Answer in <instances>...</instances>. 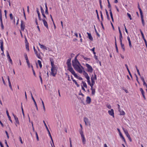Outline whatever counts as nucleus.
<instances>
[{
  "label": "nucleus",
  "mask_w": 147,
  "mask_h": 147,
  "mask_svg": "<svg viewBox=\"0 0 147 147\" xmlns=\"http://www.w3.org/2000/svg\"><path fill=\"white\" fill-rule=\"evenodd\" d=\"M119 40L120 42H121L122 41V34L119 35Z\"/></svg>",
  "instance_id": "38"
},
{
  "label": "nucleus",
  "mask_w": 147,
  "mask_h": 147,
  "mask_svg": "<svg viewBox=\"0 0 147 147\" xmlns=\"http://www.w3.org/2000/svg\"><path fill=\"white\" fill-rule=\"evenodd\" d=\"M9 16H10V19L11 20L13 19V16H12V14L11 13L10 14Z\"/></svg>",
  "instance_id": "49"
},
{
  "label": "nucleus",
  "mask_w": 147,
  "mask_h": 147,
  "mask_svg": "<svg viewBox=\"0 0 147 147\" xmlns=\"http://www.w3.org/2000/svg\"><path fill=\"white\" fill-rule=\"evenodd\" d=\"M91 80H97V78L96 77V75L94 74V76H93V75H92V76H91Z\"/></svg>",
  "instance_id": "15"
},
{
  "label": "nucleus",
  "mask_w": 147,
  "mask_h": 147,
  "mask_svg": "<svg viewBox=\"0 0 147 147\" xmlns=\"http://www.w3.org/2000/svg\"><path fill=\"white\" fill-rule=\"evenodd\" d=\"M67 68V70H69L70 72H71L72 74H74L75 72L74 70L72 67H68Z\"/></svg>",
  "instance_id": "9"
},
{
  "label": "nucleus",
  "mask_w": 147,
  "mask_h": 147,
  "mask_svg": "<svg viewBox=\"0 0 147 147\" xmlns=\"http://www.w3.org/2000/svg\"><path fill=\"white\" fill-rule=\"evenodd\" d=\"M138 9H139L140 12V16H143V14L142 12V10L140 8H138Z\"/></svg>",
  "instance_id": "35"
},
{
  "label": "nucleus",
  "mask_w": 147,
  "mask_h": 147,
  "mask_svg": "<svg viewBox=\"0 0 147 147\" xmlns=\"http://www.w3.org/2000/svg\"><path fill=\"white\" fill-rule=\"evenodd\" d=\"M6 113L7 115V116H8V118H9V120L10 121V122L11 123H12V120L11 119V117H10V116H9V113H8V111L7 110H6Z\"/></svg>",
  "instance_id": "17"
},
{
  "label": "nucleus",
  "mask_w": 147,
  "mask_h": 147,
  "mask_svg": "<svg viewBox=\"0 0 147 147\" xmlns=\"http://www.w3.org/2000/svg\"><path fill=\"white\" fill-rule=\"evenodd\" d=\"M82 83L83 86L84 87H85L86 88H87V85H86V83L84 82L83 81H82Z\"/></svg>",
  "instance_id": "32"
},
{
  "label": "nucleus",
  "mask_w": 147,
  "mask_h": 147,
  "mask_svg": "<svg viewBox=\"0 0 147 147\" xmlns=\"http://www.w3.org/2000/svg\"><path fill=\"white\" fill-rule=\"evenodd\" d=\"M105 11L106 14V15L107 16V18L109 20L110 19V18H109V15L108 14V12L107 10L106 9H105Z\"/></svg>",
  "instance_id": "25"
},
{
  "label": "nucleus",
  "mask_w": 147,
  "mask_h": 147,
  "mask_svg": "<svg viewBox=\"0 0 147 147\" xmlns=\"http://www.w3.org/2000/svg\"><path fill=\"white\" fill-rule=\"evenodd\" d=\"M81 137L82 138V142L84 144H85L86 140H85V138L84 137V136H82Z\"/></svg>",
  "instance_id": "21"
},
{
  "label": "nucleus",
  "mask_w": 147,
  "mask_h": 147,
  "mask_svg": "<svg viewBox=\"0 0 147 147\" xmlns=\"http://www.w3.org/2000/svg\"><path fill=\"white\" fill-rule=\"evenodd\" d=\"M39 45L40 46V48L43 49H45L47 50V48L44 45L40 44V43H39Z\"/></svg>",
  "instance_id": "19"
},
{
  "label": "nucleus",
  "mask_w": 147,
  "mask_h": 147,
  "mask_svg": "<svg viewBox=\"0 0 147 147\" xmlns=\"http://www.w3.org/2000/svg\"><path fill=\"white\" fill-rule=\"evenodd\" d=\"M115 47H116V49L117 52V53H118V48H117V45L116 39L115 37Z\"/></svg>",
  "instance_id": "23"
},
{
  "label": "nucleus",
  "mask_w": 147,
  "mask_h": 147,
  "mask_svg": "<svg viewBox=\"0 0 147 147\" xmlns=\"http://www.w3.org/2000/svg\"><path fill=\"white\" fill-rule=\"evenodd\" d=\"M100 16H101V20H103V18L102 12L101 11H100Z\"/></svg>",
  "instance_id": "50"
},
{
  "label": "nucleus",
  "mask_w": 147,
  "mask_h": 147,
  "mask_svg": "<svg viewBox=\"0 0 147 147\" xmlns=\"http://www.w3.org/2000/svg\"><path fill=\"white\" fill-rule=\"evenodd\" d=\"M76 71L80 73H82V69L81 68V67H79V68H78V70H77Z\"/></svg>",
  "instance_id": "28"
},
{
  "label": "nucleus",
  "mask_w": 147,
  "mask_h": 147,
  "mask_svg": "<svg viewBox=\"0 0 147 147\" xmlns=\"http://www.w3.org/2000/svg\"><path fill=\"white\" fill-rule=\"evenodd\" d=\"M38 63L39 65V66L40 68H41L42 67V65L41 64V62L39 60H38Z\"/></svg>",
  "instance_id": "31"
},
{
  "label": "nucleus",
  "mask_w": 147,
  "mask_h": 147,
  "mask_svg": "<svg viewBox=\"0 0 147 147\" xmlns=\"http://www.w3.org/2000/svg\"><path fill=\"white\" fill-rule=\"evenodd\" d=\"M0 22H1V28L2 29H4V26H3V22H2L1 11V10H0Z\"/></svg>",
  "instance_id": "4"
},
{
  "label": "nucleus",
  "mask_w": 147,
  "mask_h": 147,
  "mask_svg": "<svg viewBox=\"0 0 147 147\" xmlns=\"http://www.w3.org/2000/svg\"><path fill=\"white\" fill-rule=\"evenodd\" d=\"M123 130L125 134L128 133L127 130L126 129L123 128Z\"/></svg>",
  "instance_id": "40"
},
{
  "label": "nucleus",
  "mask_w": 147,
  "mask_h": 147,
  "mask_svg": "<svg viewBox=\"0 0 147 147\" xmlns=\"http://www.w3.org/2000/svg\"><path fill=\"white\" fill-rule=\"evenodd\" d=\"M84 121L86 125H88V124H89V125H90V123L89 121V120L87 118H84Z\"/></svg>",
  "instance_id": "13"
},
{
  "label": "nucleus",
  "mask_w": 147,
  "mask_h": 147,
  "mask_svg": "<svg viewBox=\"0 0 147 147\" xmlns=\"http://www.w3.org/2000/svg\"><path fill=\"white\" fill-rule=\"evenodd\" d=\"M127 70V71H128V73H129V75H130V76L131 78H132V75H131V73H130V71H129V69H128V70Z\"/></svg>",
  "instance_id": "54"
},
{
  "label": "nucleus",
  "mask_w": 147,
  "mask_h": 147,
  "mask_svg": "<svg viewBox=\"0 0 147 147\" xmlns=\"http://www.w3.org/2000/svg\"><path fill=\"white\" fill-rule=\"evenodd\" d=\"M108 7L109 8H111V5L110 3H108Z\"/></svg>",
  "instance_id": "63"
},
{
  "label": "nucleus",
  "mask_w": 147,
  "mask_h": 147,
  "mask_svg": "<svg viewBox=\"0 0 147 147\" xmlns=\"http://www.w3.org/2000/svg\"><path fill=\"white\" fill-rule=\"evenodd\" d=\"M95 31L96 33V34H97V35L99 37L100 36V35L97 32L96 29V28H95Z\"/></svg>",
  "instance_id": "55"
},
{
  "label": "nucleus",
  "mask_w": 147,
  "mask_h": 147,
  "mask_svg": "<svg viewBox=\"0 0 147 147\" xmlns=\"http://www.w3.org/2000/svg\"><path fill=\"white\" fill-rule=\"evenodd\" d=\"M138 9H139L140 12V16H143V14L142 12V10L140 8H138Z\"/></svg>",
  "instance_id": "34"
},
{
  "label": "nucleus",
  "mask_w": 147,
  "mask_h": 147,
  "mask_svg": "<svg viewBox=\"0 0 147 147\" xmlns=\"http://www.w3.org/2000/svg\"><path fill=\"white\" fill-rule=\"evenodd\" d=\"M42 21L44 24V25L47 28H48V26L47 22L46 21V20L45 18H43L42 19Z\"/></svg>",
  "instance_id": "7"
},
{
  "label": "nucleus",
  "mask_w": 147,
  "mask_h": 147,
  "mask_svg": "<svg viewBox=\"0 0 147 147\" xmlns=\"http://www.w3.org/2000/svg\"><path fill=\"white\" fill-rule=\"evenodd\" d=\"M72 65L73 66V64H75L76 65H80L81 67L83 69V67L81 65L80 63L78 61V59H75L72 61Z\"/></svg>",
  "instance_id": "3"
},
{
  "label": "nucleus",
  "mask_w": 147,
  "mask_h": 147,
  "mask_svg": "<svg viewBox=\"0 0 147 147\" xmlns=\"http://www.w3.org/2000/svg\"><path fill=\"white\" fill-rule=\"evenodd\" d=\"M87 73L84 71H83V74L84 76H86V75H87Z\"/></svg>",
  "instance_id": "64"
},
{
  "label": "nucleus",
  "mask_w": 147,
  "mask_h": 147,
  "mask_svg": "<svg viewBox=\"0 0 147 147\" xmlns=\"http://www.w3.org/2000/svg\"><path fill=\"white\" fill-rule=\"evenodd\" d=\"M40 9H41V13H44V10L43 9L42 7L41 6H40Z\"/></svg>",
  "instance_id": "46"
},
{
  "label": "nucleus",
  "mask_w": 147,
  "mask_h": 147,
  "mask_svg": "<svg viewBox=\"0 0 147 147\" xmlns=\"http://www.w3.org/2000/svg\"><path fill=\"white\" fill-rule=\"evenodd\" d=\"M50 61H51V74L53 76L55 77L57 74V68L55 66L54 64V62L53 59L52 58H50Z\"/></svg>",
  "instance_id": "1"
},
{
  "label": "nucleus",
  "mask_w": 147,
  "mask_h": 147,
  "mask_svg": "<svg viewBox=\"0 0 147 147\" xmlns=\"http://www.w3.org/2000/svg\"><path fill=\"white\" fill-rule=\"evenodd\" d=\"M25 28V25L23 21L22 20L21 22V30L24 31Z\"/></svg>",
  "instance_id": "11"
},
{
  "label": "nucleus",
  "mask_w": 147,
  "mask_h": 147,
  "mask_svg": "<svg viewBox=\"0 0 147 147\" xmlns=\"http://www.w3.org/2000/svg\"><path fill=\"white\" fill-rule=\"evenodd\" d=\"M119 111L120 112V115H125V113L123 110L120 109V110H119Z\"/></svg>",
  "instance_id": "20"
},
{
  "label": "nucleus",
  "mask_w": 147,
  "mask_h": 147,
  "mask_svg": "<svg viewBox=\"0 0 147 147\" xmlns=\"http://www.w3.org/2000/svg\"><path fill=\"white\" fill-rule=\"evenodd\" d=\"M36 11H37V13L38 16L40 15V13H39V11H38V9L37 8H36Z\"/></svg>",
  "instance_id": "53"
},
{
  "label": "nucleus",
  "mask_w": 147,
  "mask_h": 147,
  "mask_svg": "<svg viewBox=\"0 0 147 147\" xmlns=\"http://www.w3.org/2000/svg\"><path fill=\"white\" fill-rule=\"evenodd\" d=\"M86 66L88 68L87 71L90 72V73H92L93 71V68L89 64L86 63Z\"/></svg>",
  "instance_id": "2"
},
{
  "label": "nucleus",
  "mask_w": 147,
  "mask_h": 147,
  "mask_svg": "<svg viewBox=\"0 0 147 147\" xmlns=\"http://www.w3.org/2000/svg\"><path fill=\"white\" fill-rule=\"evenodd\" d=\"M1 43V51L3 52V53H1V55H4L3 53V42L2 40H0Z\"/></svg>",
  "instance_id": "6"
},
{
  "label": "nucleus",
  "mask_w": 147,
  "mask_h": 147,
  "mask_svg": "<svg viewBox=\"0 0 147 147\" xmlns=\"http://www.w3.org/2000/svg\"><path fill=\"white\" fill-rule=\"evenodd\" d=\"M94 57L96 59V60L97 61H98V60L97 58V57L96 55H94Z\"/></svg>",
  "instance_id": "61"
},
{
  "label": "nucleus",
  "mask_w": 147,
  "mask_h": 147,
  "mask_svg": "<svg viewBox=\"0 0 147 147\" xmlns=\"http://www.w3.org/2000/svg\"><path fill=\"white\" fill-rule=\"evenodd\" d=\"M121 47L124 51L125 50L124 45L122 44V41L120 42Z\"/></svg>",
  "instance_id": "26"
},
{
  "label": "nucleus",
  "mask_w": 147,
  "mask_h": 147,
  "mask_svg": "<svg viewBox=\"0 0 147 147\" xmlns=\"http://www.w3.org/2000/svg\"><path fill=\"white\" fill-rule=\"evenodd\" d=\"M84 60L86 61H89L90 60V59L89 58H88L86 57H85L84 58Z\"/></svg>",
  "instance_id": "52"
},
{
  "label": "nucleus",
  "mask_w": 147,
  "mask_h": 147,
  "mask_svg": "<svg viewBox=\"0 0 147 147\" xmlns=\"http://www.w3.org/2000/svg\"><path fill=\"white\" fill-rule=\"evenodd\" d=\"M42 14L43 17H44V18H45V19H47V17H46L45 15V14L44 13Z\"/></svg>",
  "instance_id": "57"
},
{
  "label": "nucleus",
  "mask_w": 147,
  "mask_h": 147,
  "mask_svg": "<svg viewBox=\"0 0 147 147\" xmlns=\"http://www.w3.org/2000/svg\"><path fill=\"white\" fill-rule=\"evenodd\" d=\"M92 90V95H94L95 93V90L94 89H91Z\"/></svg>",
  "instance_id": "33"
},
{
  "label": "nucleus",
  "mask_w": 147,
  "mask_h": 147,
  "mask_svg": "<svg viewBox=\"0 0 147 147\" xmlns=\"http://www.w3.org/2000/svg\"><path fill=\"white\" fill-rule=\"evenodd\" d=\"M141 18L143 26H144L145 25V23L143 18V16H141Z\"/></svg>",
  "instance_id": "22"
},
{
  "label": "nucleus",
  "mask_w": 147,
  "mask_h": 147,
  "mask_svg": "<svg viewBox=\"0 0 147 147\" xmlns=\"http://www.w3.org/2000/svg\"><path fill=\"white\" fill-rule=\"evenodd\" d=\"M32 99L33 100V101H34V104L35 106H36L37 104L36 103V102L35 101V100H34V99L33 96H32Z\"/></svg>",
  "instance_id": "36"
},
{
  "label": "nucleus",
  "mask_w": 147,
  "mask_h": 147,
  "mask_svg": "<svg viewBox=\"0 0 147 147\" xmlns=\"http://www.w3.org/2000/svg\"><path fill=\"white\" fill-rule=\"evenodd\" d=\"M140 32H141V35L142 36V37L144 41V42H145V45H146V47H147V42H146V40L145 39L144 37V34L143 33V32H142V31L141 30H140Z\"/></svg>",
  "instance_id": "10"
},
{
  "label": "nucleus",
  "mask_w": 147,
  "mask_h": 147,
  "mask_svg": "<svg viewBox=\"0 0 147 147\" xmlns=\"http://www.w3.org/2000/svg\"><path fill=\"white\" fill-rule=\"evenodd\" d=\"M86 101L88 104H90L91 102V99L88 96H87L86 98Z\"/></svg>",
  "instance_id": "14"
},
{
  "label": "nucleus",
  "mask_w": 147,
  "mask_h": 147,
  "mask_svg": "<svg viewBox=\"0 0 147 147\" xmlns=\"http://www.w3.org/2000/svg\"><path fill=\"white\" fill-rule=\"evenodd\" d=\"M127 16L129 17V18L130 19V20H131L132 18H131V15H130V14L128 13H127Z\"/></svg>",
  "instance_id": "41"
},
{
  "label": "nucleus",
  "mask_w": 147,
  "mask_h": 147,
  "mask_svg": "<svg viewBox=\"0 0 147 147\" xmlns=\"http://www.w3.org/2000/svg\"><path fill=\"white\" fill-rule=\"evenodd\" d=\"M41 75H41V73L40 72H39V77L40 79L41 83V84H42V77H41Z\"/></svg>",
  "instance_id": "24"
},
{
  "label": "nucleus",
  "mask_w": 147,
  "mask_h": 147,
  "mask_svg": "<svg viewBox=\"0 0 147 147\" xmlns=\"http://www.w3.org/2000/svg\"><path fill=\"white\" fill-rule=\"evenodd\" d=\"M87 34L88 35V38H89L90 40H93V38L91 35V34L90 33H89L88 32H87Z\"/></svg>",
  "instance_id": "16"
},
{
  "label": "nucleus",
  "mask_w": 147,
  "mask_h": 147,
  "mask_svg": "<svg viewBox=\"0 0 147 147\" xmlns=\"http://www.w3.org/2000/svg\"><path fill=\"white\" fill-rule=\"evenodd\" d=\"M35 134H36V135L37 140L38 141L39 139H38V135L37 133V132H35Z\"/></svg>",
  "instance_id": "48"
},
{
  "label": "nucleus",
  "mask_w": 147,
  "mask_h": 147,
  "mask_svg": "<svg viewBox=\"0 0 147 147\" xmlns=\"http://www.w3.org/2000/svg\"><path fill=\"white\" fill-rule=\"evenodd\" d=\"M87 79V80L90 79V78L89 76H88V74H87L86 75V76H84Z\"/></svg>",
  "instance_id": "47"
},
{
  "label": "nucleus",
  "mask_w": 147,
  "mask_h": 147,
  "mask_svg": "<svg viewBox=\"0 0 147 147\" xmlns=\"http://www.w3.org/2000/svg\"><path fill=\"white\" fill-rule=\"evenodd\" d=\"M140 90L142 94H144V92L143 90V89H142V88H140Z\"/></svg>",
  "instance_id": "37"
},
{
  "label": "nucleus",
  "mask_w": 147,
  "mask_h": 147,
  "mask_svg": "<svg viewBox=\"0 0 147 147\" xmlns=\"http://www.w3.org/2000/svg\"><path fill=\"white\" fill-rule=\"evenodd\" d=\"M12 115H13V117H14V119L15 120V122L16 123V126H17L16 124H19V121L18 120V118L13 113H12Z\"/></svg>",
  "instance_id": "5"
},
{
  "label": "nucleus",
  "mask_w": 147,
  "mask_h": 147,
  "mask_svg": "<svg viewBox=\"0 0 147 147\" xmlns=\"http://www.w3.org/2000/svg\"><path fill=\"white\" fill-rule=\"evenodd\" d=\"M120 136L121 138L122 139V140L123 141L125 142V143L126 142H125V140L124 138V137L123 136V135H122V136Z\"/></svg>",
  "instance_id": "45"
},
{
  "label": "nucleus",
  "mask_w": 147,
  "mask_h": 147,
  "mask_svg": "<svg viewBox=\"0 0 147 147\" xmlns=\"http://www.w3.org/2000/svg\"><path fill=\"white\" fill-rule=\"evenodd\" d=\"M7 57L8 58V59H10V58H10V55H9V53L7 51Z\"/></svg>",
  "instance_id": "42"
},
{
  "label": "nucleus",
  "mask_w": 147,
  "mask_h": 147,
  "mask_svg": "<svg viewBox=\"0 0 147 147\" xmlns=\"http://www.w3.org/2000/svg\"><path fill=\"white\" fill-rule=\"evenodd\" d=\"M9 61V62L11 64H12V62L11 59V58H10V59H8Z\"/></svg>",
  "instance_id": "59"
},
{
  "label": "nucleus",
  "mask_w": 147,
  "mask_h": 147,
  "mask_svg": "<svg viewBox=\"0 0 147 147\" xmlns=\"http://www.w3.org/2000/svg\"><path fill=\"white\" fill-rule=\"evenodd\" d=\"M8 83H9V87H10V88L11 89V90H12L13 89H12V86H11V82H9Z\"/></svg>",
  "instance_id": "39"
},
{
  "label": "nucleus",
  "mask_w": 147,
  "mask_h": 147,
  "mask_svg": "<svg viewBox=\"0 0 147 147\" xmlns=\"http://www.w3.org/2000/svg\"><path fill=\"white\" fill-rule=\"evenodd\" d=\"M5 133L6 134V135L7 136V138L8 139H9V136L7 132V131H5Z\"/></svg>",
  "instance_id": "51"
},
{
  "label": "nucleus",
  "mask_w": 147,
  "mask_h": 147,
  "mask_svg": "<svg viewBox=\"0 0 147 147\" xmlns=\"http://www.w3.org/2000/svg\"><path fill=\"white\" fill-rule=\"evenodd\" d=\"M80 65H76L75 64H73V67H74V69L76 71L78 70V69L79 68V67H80Z\"/></svg>",
  "instance_id": "18"
},
{
  "label": "nucleus",
  "mask_w": 147,
  "mask_h": 147,
  "mask_svg": "<svg viewBox=\"0 0 147 147\" xmlns=\"http://www.w3.org/2000/svg\"><path fill=\"white\" fill-rule=\"evenodd\" d=\"M43 123H44V125L45 126V127H46V128L47 130V131L48 132H50V131H49V129L46 125V124L45 123V121L44 120L43 121Z\"/></svg>",
  "instance_id": "27"
},
{
  "label": "nucleus",
  "mask_w": 147,
  "mask_h": 147,
  "mask_svg": "<svg viewBox=\"0 0 147 147\" xmlns=\"http://www.w3.org/2000/svg\"><path fill=\"white\" fill-rule=\"evenodd\" d=\"M26 50H27L28 51H29V45H28V43H27L26 44Z\"/></svg>",
  "instance_id": "30"
},
{
  "label": "nucleus",
  "mask_w": 147,
  "mask_h": 147,
  "mask_svg": "<svg viewBox=\"0 0 147 147\" xmlns=\"http://www.w3.org/2000/svg\"><path fill=\"white\" fill-rule=\"evenodd\" d=\"M108 113L109 114L114 117V110L113 109H111L110 110L108 111Z\"/></svg>",
  "instance_id": "12"
},
{
  "label": "nucleus",
  "mask_w": 147,
  "mask_h": 147,
  "mask_svg": "<svg viewBox=\"0 0 147 147\" xmlns=\"http://www.w3.org/2000/svg\"><path fill=\"white\" fill-rule=\"evenodd\" d=\"M74 74H73L74 76L77 78H78V75L75 73V72L74 73Z\"/></svg>",
  "instance_id": "58"
},
{
  "label": "nucleus",
  "mask_w": 147,
  "mask_h": 147,
  "mask_svg": "<svg viewBox=\"0 0 147 147\" xmlns=\"http://www.w3.org/2000/svg\"><path fill=\"white\" fill-rule=\"evenodd\" d=\"M107 107L109 109H111V106L110 105H107Z\"/></svg>",
  "instance_id": "62"
},
{
  "label": "nucleus",
  "mask_w": 147,
  "mask_h": 147,
  "mask_svg": "<svg viewBox=\"0 0 147 147\" xmlns=\"http://www.w3.org/2000/svg\"><path fill=\"white\" fill-rule=\"evenodd\" d=\"M87 80V82H88V84L89 85H90V84H91V82H90V79H88Z\"/></svg>",
  "instance_id": "60"
},
{
  "label": "nucleus",
  "mask_w": 147,
  "mask_h": 147,
  "mask_svg": "<svg viewBox=\"0 0 147 147\" xmlns=\"http://www.w3.org/2000/svg\"><path fill=\"white\" fill-rule=\"evenodd\" d=\"M19 140L20 141L21 143L22 144H23V142L22 141V138H21V137H19Z\"/></svg>",
  "instance_id": "56"
},
{
  "label": "nucleus",
  "mask_w": 147,
  "mask_h": 147,
  "mask_svg": "<svg viewBox=\"0 0 147 147\" xmlns=\"http://www.w3.org/2000/svg\"><path fill=\"white\" fill-rule=\"evenodd\" d=\"M2 81H3V82L4 84L5 85H6V83H5V82L3 78V77H2Z\"/></svg>",
  "instance_id": "44"
},
{
  "label": "nucleus",
  "mask_w": 147,
  "mask_h": 147,
  "mask_svg": "<svg viewBox=\"0 0 147 147\" xmlns=\"http://www.w3.org/2000/svg\"><path fill=\"white\" fill-rule=\"evenodd\" d=\"M80 134L81 136H84V135L83 134V131H82V129H81L80 130Z\"/></svg>",
  "instance_id": "29"
},
{
  "label": "nucleus",
  "mask_w": 147,
  "mask_h": 147,
  "mask_svg": "<svg viewBox=\"0 0 147 147\" xmlns=\"http://www.w3.org/2000/svg\"><path fill=\"white\" fill-rule=\"evenodd\" d=\"M71 58H69L67 60L66 63L67 65V68L71 66Z\"/></svg>",
  "instance_id": "8"
},
{
  "label": "nucleus",
  "mask_w": 147,
  "mask_h": 147,
  "mask_svg": "<svg viewBox=\"0 0 147 147\" xmlns=\"http://www.w3.org/2000/svg\"><path fill=\"white\" fill-rule=\"evenodd\" d=\"M136 70H137V72H138V74L139 76H140V72H139V69H138V68H137V66H136Z\"/></svg>",
  "instance_id": "43"
}]
</instances>
